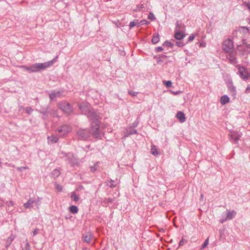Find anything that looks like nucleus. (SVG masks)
Listing matches in <instances>:
<instances>
[{"mask_svg":"<svg viewBox=\"0 0 250 250\" xmlns=\"http://www.w3.org/2000/svg\"><path fill=\"white\" fill-rule=\"evenodd\" d=\"M61 96V92L60 91H53L49 93V98L51 101L55 100L57 97H60Z\"/></svg>","mask_w":250,"mask_h":250,"instance_id":"obj_15","label":"nucleus"},{"mask_svg":"<svg viewBox=\"0 0 250 250\" xmlns=\"http://www.w3.org/2000/svg\"><path fill=\"white\" fill-rule=\"evenodd\" d=\"M186 36L184 32L181 30H175L174 38L179 41H181Z\"/></svg>","mask_w":250,"mask_h":250,"instance_id":"obj_8","label":"nucleus"},{"mask_svg":"<svg viewBox=\"0 0 250 250\" xmlns=\"http://www.w3.org/2000/svg\"><path fill=\"white\" fill-rule=\"evenodd\" d=\"M6 165H7L9 167H15V166L12 164H7V163H6Z\"/></svg>","mask_w":250,"mask_h":250,"instance_id":"obj_56","label":"nucleus"},{"mask_svg":"<svg viewBox=\"0 0 250 250\" xmlns=\"http://www.w3.org/2000/svg\"><path fill=\"white\" fill-rule=\"evenodd\" d=\"M55 188H56V189H57V190L58 191H61L62 189V187L59 184L56 185Z\"/></svg>","mask_w":250,"mask_h":250,"instance_id":"obj_48","label":"nucleus"},{"mask_svg":"<svg viewBox=\"0 0 250 250\" xmlns=\"http://www.w3.org/2000/svg\"><path fill=\"white\" fill-rule=\"evenodd\" d=\"M91 121V129H93L92 134L93 137L98 138L100 137L101 132L99 128V115L93 109H91L87 115Z\"/></svg>","mask_w":250,"mask_h":250,"instance_id":"obj_1","label":"nucleus"},{"mask_svg":"<svg viewBox=\"0 0 250 250\" xmlns=\"http://www.w3.org/2000/svg\"><path fill=\"white\" fill-rule=\"evenodd\" d=\"M185 28V25L177 21L176 24V27L175 30H180L181 29Z\"/></svg>","mask_w":250,"mask_h":250,"instance_id":"obj_26","label":"nucleus"},{"mask_svg":"<svg viewBox=\"0 0 250 250\" xmlns=\"http://www.w3.org/2000/svg\"><path fill=\"white\" fill-rule=\"evenodd\" d=\"M229 61L232 64H235L236 63V58L233 55H229Z\"/></svg>","mask_w":250,"mask_h":250,"instance_id":"obj_34","label":"nucleus"},{"mask_svg":"<svg viewBox=\"0 0 250 250\" xmlns=\"http://www.w3.org/2000/svg\"><path fill=\"white\" fill-rule=\"evenodd\" d=\"M69 211L73 214H76L78 212V208L76 206L72 205L69 207Z\"/></svg>","mask_w":250,"mask_h":250,"instance_id":"obj_24","label":"nucleus"},{"mask_svg":"<svg viewBox=\"0 0 250 250\" xmlns=\"http://www.w3.org/2000/svg\"><path fill=\"white\" fill-rule=\"evenodd\" d=\"M28 168L27 167H17V169L19 171H21L23 169H26Z\"/></svg>","mask_w":250,"mask_h":250,"instance_id":"obj_49","label":"nucleus"},{"mask_svg":"<svg viewBox=\"0 0 250 250\" xmlns=\"http://www.w3.org/2000/svg\"><path fill=\"white\" fill-rule=\"evenodd\" d=\"M91 170L92 171H95L96 170V168H95V167H91Z\"/></svg>","mask_w":250,"mask_h":250,"instance_id":"obj_57","label":"nucleus"},{"mask_svg":"<svg viewBox=\"0 0 250 250\" xmlns=\"http://www.w3.org/2000/svg\"><path fill=\"white\" fill-rule=\"evenodd\" d=\"M48 107H47V108H46L44 109L41 110L40 111V113H41L43 115V116L44 118H45L48 115Z\"/></svg>","mask_w":250,"mask_h":250,"instance_id":"obj_30","label":"nucleus"},{"mask_svg":"<svg viewBox=\"0 0 250 250\" xmlns=\"http://www.w3.org/2000/svg\"><path fill=\"white\" fill-rule=\"evenodd\" d=\"M25 110L26 113L30 114L33 111V109L31 107H26L25 108Z\"/></svg>","mask_w":250,"mask_h":250,"instance_id":"obj_39","label":"nucleus"},{"mask_svg":"<svg viewBox=\"0 0 250 250\" xmlns=\"http://www.w3.org/2000/svg\"><path fill=\"white\" fill-rule=\"evenodd\" d=\"M60 174V170L57 169H54L51 172V175L54 178L58 177Z\"/></svg>","mask_w":250,"mask_h":250,"instance_id":"obj_25","label":"nucleus"},{"mask_svg":"<svg viewBox=\"0 0 250 250\" xmlns=\"http://www.w3.org/2000/svg\"><path fill=\"white\" fill-rule=\"evenodd\" d=\"M58 135L63 137L71 131V127L68 125H63L58 129Z\"/></svg>","mask_w":250,"mask_h":250,"instance_id":"obj_6","label":"nucleus"},{"mask_svg":"<svg viewBox=\"0 0 250 250\" xmlns=\"http://www.w3.org/2000/svg\"><path fill=\"white\" fill-rule=\"evenodd\" d=\"M71 198L75 202H77L79 200V196L77 195L74 192H72L71 195Z\"/></svg>","mask_w":250,"mask_h":250,"instance_id":"obj_29","label":"nucleus"},{"mask_svg":"<svg viewBox=\"0 0 250 250\" xmlns=\"http://www.w3.org/2000/svg\"><path fill=\"white\" fill-rule=\"evenodd\" d=\"M208 243H209V239H208V238H207L205 240L204 243L202 245L201 247L200 248V250H202L204 249L208 246Z\"/></svg>","mask_w":250,"mask_h":250,"instance_id":"obj_35","label":"nucleus"},{"mask_svg":"<svg viewBox=\"0 0 250 250\" xmlns=\"http://www.w3.org/2000/svg\"><path fill=\"white\" fill-rule=\"evenodd\" d=\"M128 93L129 94V95H132L133 97H135L137 95L138 92L130 90L128 91Z\"/></svg>","mask_w":250,"mask_h":250,"instance_id":"obj_47","label":"nucleus"},{"mask_svg":"<svg viewBox=\"0 0 250 250\" xmlns=\"http://www.w3.org/2000/svg\"><path fill=\"white\" fill-rule=\"evenodd\" d=\"M245 92L246 93H249L250 92V84H249L247 86V87L246 88V89L245 90Z\"/></svg>","mask_w":250,"mask_h":250,"instance_id":"obj_53","label":"nucleus"},{"mask_svg":"<svg viewBox=\"0 0 250 250\" xmlns=\"http://www.w3.org/2000/svg\"><path fill=\"white\" fill-rule=\"evenodd\" d=\"M138 21V20H135L132 21H131L129 23V27L131 28L136 26L137 25Z\"/></svg>","mask_w":250,"mask_h":250,"instance_id":"obj_40","label":"nucleus"},{"mask_svg":"<svg viewBox=\"0 0 250 250\" xmlns=\"http://www.w3.org/2000/svg\"><path fill=\"white\" fill-rule=\"evenodd\" d=\"M241 28L242 29V31L244 33L250 32V29L247 27L243 26L241 27Z\"/></svg>","mask_w":250,"mask_h":250,"instance_id":"obj_43","label":"nucleus"},{"mask_svg":"<svg viewBox=\"0 0 250 250\" xmlns=\"http://www.w3.org/2000/svg\"><path fill=\"white\" fill-rule=\"evenodd\" d=\"M48 142L50 143H56L58 141V138L55 136H48L47 138Z\"/></svg>","mask_w":250,"mask_h":250,"instance_id":"obj_22","label":"nucleus"},{"mask_svg":"<svg viewBox=\"0 0 250 250\" xmlns=\"http://www.w3.org/2000/svg\"><path fill=\"white\" fill-rule=\"evenodd\" d=\"M163 50V48L161 46L156 47L155 49V51L156 52H160L161 51H162Z\"/></svg>","mask_w":250,"mask_h":250,"instance_id":"obj_46","label":"nucleus"},{"mask_svg":"<svg viewBox=\"0 0 250 250\" xmlns=\"http://www.w3.org/2000/svg\"><path fill=\"white\" fill-rule=\"evenodd\" d=\"M234 48L233 42L231 40L228 39L224 42L223 45V49L226 52L229 53L231 52Z\"/></svg>","mask_w":250,"mask_h":250,"instance_id":"obj_5","label":"nucleus"},{"mask_svg":"<svg viewBox=\"0 0 250 250\" xmlns=\"http://www.w3.org/2000/svg\"><path fill=\"white\" fill-rule=\"evenodd\" d=\"M22 250H31V246L27 240L24 247L22 248Z\"/></svg>","mask_w":250,"mask_h":250,"instance_id":"obj_38","label":"nucleus"},{"mask_svg":"<svg viewBox=\"0 0 250 250\" xmlns=\"http://www.w3.org/2000/svg\"><path fill=\"white\" fill-rule=\"evenodd\" d=\"M195 38V36L194 35H191L188 38V42H192Z\"/></svg>","mask_w":250,"mask_h":250,"instance_id":"obj_50","label":"nucleus"},{"mask_svg":"<svg viewBox=\"0 0 250 250\" xmlns=\"http://www.w3.org/2000/svg\"><path fill=\"white\" fill-rule=\"evenodd\" d=\"M163 46L172 48L174 46V44L172 42H169L168 41H165L163 43Z\"/></svg>","mask_w":250,"mask_h":250,"instance_id":"obj_31","label":"nucleus"},{"mask_svg":"<svg viewBox=\"0 0 250 250\" xmlns=\"http://www.w3.org/2000/svg\"><path fill=\"white\" fill-rule=\"evenodd\" d=\"M154 58L157 60V63H159L160 62H163V60L161 59L160 56H155Z\"/></svg>","mask_w":250,"mask_h":250,"instance_id":"obj_44","label":"nucleus"},{"mask_svg":"<svg viewBox=\"0 0 250 250\" xmlns=\"http://www.w3.org/2000/svg\"><path fill=\"white\" fill-rule=\"evenodd\" d=\"M176 117L181 123H183L186 120L185 115L182 111H178L176 114Z\"/></svg>","mask_w":250,"mask_h":250,"instance_id":"obj_16","label":"nucleus"},{"mask_svg":"<svg viewBox=\"0 0 250 250\" xmlns=\"http://www.w3.org/2000/svg\"><path fill=\"white\" fill-rule=\"evenodd\" d=\"M79 108L82 113L86 115H88L89 111L91 110V109H89L87 106L81 104L80 105Z\"/></svg>","mask_w":250,"mask_h":250,"instance_id":"obj_17","label":"nucleus"},{"mask_svg":"<svg viewBox=\"0 0 250 250\" xmlns=\"http://www.w3.org/2000/svg\"><path fill=\"white\" fill-rule=\"evenodd\" d=\"M58 56H56L52 60L45 62L44 63H36L31 66H22V67L25 68L29 73L37 72L41 70H43L52 66L56 62Z\"/></svg>","mask_w":250,"mask_h":250,"instance_id":"obj_2","label":"nucleus"},{"mask_svg":"<svg viewBox=\"0 0 250 250\" xmlns=\"http://www.w3.org/2000/svg\"><path fill=\"white\" fill-rule=\"evenodd\" d=\"M150 23V22L146 20H141L139 23L138 26H140L142 25H148Z\"/></svg>","mask_w":250,"mask_h":250,"instance_id":"obj_33","label":"nucleus"},{"mask_svg":"<svg viewBox=\"0 0 250 250\" xmlns=\"http://www.w3.org/2000/svg\"><path fill=\"white\" fill-rule=\"evenodd\" d=\"M242 43L243 44L245 45V48H244L245 51L248 53H250V43H249L245 39L242 40Z\"/></svg>","mask_w":250,"mask_h":250,"instance_id":"obj_20","label":"nucleus"},{"mask_svg":"<svg viewBox=\"0 0 250 250\" xmlns=\"http://www.w3.org/2000/svg\"><path fill=\"white\" fill-rule=\"evenodd\" d=\"M176 43L177 46L178 47H183L185 45V43L180 41H177L176 42Z\"/></svg>","mask_w":250,"mask_h":250,"instance_id":"obj_42","label":"nucleus"},{"mask_svg":"<svg viewBox=\"0 0 250 250\" xmlns=\"http://www.w3.org/2000/svg\"><path fill=\"white\" fill-rule=\"evenodd\" d=\"M71 217V216H70V215L65 216V218L66 219H70Z\"/></svg>","mask_w":250,"mask_h":250,"instance_id":"obj_58","label":"nucleus"},{"mask_svg":"<svg viewBox=\"0 0 250 250\" xmlns=\"http://www.w3.org/2000/svg\"><path fill=\"white\" fill-rule=\"evenodd\" d=\"M236 212L234 210L232 211H228L227 213V218L228 220H231L233 218L234 215H236Z\"/></svg>","mask_w":250,"mask_h":250,"instance_id":"obj_23","label":"nucleus"},{"mask_svg":"<svg viewBox=\"0 0 250 250\" xmlns=\"http://www.w3.org/2000/svg\"><path fill=\"white\" fill-rule=\"evenodd\" d=\"M35 203V200L30 198L27 202L24 204L23 206L25 208H30L33 207V204Z\"/></svg>","mask_w":250,"mask_h":250,"instance_id":"obj_14","label":"nucleus"},{"mask_svg":"<svg viewBox=\"0 0 250 250\" xmlns=\"http://www.w3.org/2000/svg\"><path fill=\"white\" fill-rule=\"evenodd\" d=\"M243 4L244 6L247 7V8L249 10L250 12V2L245 1L243 2Z\"/></svg>","mask_w":250,"mask_h":250,"instance_id":"obj_45","label":"nucleus"},{"mask_svg":"<svg viewBox=\"0 0 250 250\" xmlns=\"http://www.w3.org/2000/svg\"><path fill=\"white\" fill-rule=\"evenodd\" d=\"M138 133L137 130L134 129L132 127L130 126L126 128V131L125 132V137H126L132 134H137Z\"/></svg>","mask_w":250,"mask_h":250,"instance_id":"obj_10","label":"nucleus"},{"mask_svg":"<svg viewBox=\"0 0 250 250\" xmlns=\"http://www.w3.org/2000/svg\"><path fill=\"white\" fill-rule=\"evenodd\" d=\"M62 153H63V154H65V156H67V154H66V153H63V152H62Z\"/></svg>","mask_w":250,"mask_h":250,"instance_id":"obj_63","label":"nucleus"},{"mask_svg":"<svg viewBox=\"0 0 250 250\" xmlns=\"http://www.w3.org/2000/svg\"><path fill=\"white\" fill-rule=\"evenodd\" d=\"M171 92L172 93L174 94H177V92H173V91H171Z\"/></svg>","mask_w":250,"mask_h":250,"instance_id":"obj_61","label":"nucleus"},{"mask_svg":"<svg viewBox=\"0 0 250 250\" xmlns=\"http://www.w3.org/2000/svg\"><path fill=\"white\" fill-rule=\"evenodd\" d=\"M6 205L8 207H12L14 205V202L12 201H7Z\"/></svg>","mask_w":250,"mask_h":250,"instance_id":"obj_52","label":"nucleus"},{"mask_svg":"<svg viewBox=\"0 0 250 250\" xmlns=\"http://www.w3.org/2000/svg\"><path fill=\"white\" fill-rule=\"evenodd\" d=\"M78 188H80V189H84L83 187V186H81V185Z\"/></svg>","mask_w":250,"mask_h":250,"instance_id":"obj_59","label":"nucleus"},{"mask_svg":"<svg viewBox=\"0 0 250 250\" xmlns=\"http://www.w3.org/2000/svg\"><path fill=\"white\" fill-rule=\"evenodd\" d=\"M148 19L149 20H150L151 21H154V20H155L156 18L152 12H150L148 16Z\"/></svg>","mask_w":250,"mask_h":250,"instance_id":"obj_41","label":"nucleus"},{"mask_svg":"<svg viewBox=\"0 0 250 250\" xmlns=\"http://www.w3.org/2000/svg\"><path fill=\"white\" fill-rule=\"evenodd\" d=\"M138 125V122H135L132 124L131 127L135 128V127L137 126Z\"/></svg>","mask_w":250,"mask_h":250,"instance_id":"obj_54","label":"nucleus"},{"mask_svg":"<svg viewBox=\"0 0 250 250\" xmlns=\"http://www.w3.org/2000/svg\"><path fill=\"white\" fill-rule=\"evenodd\" d=\"M157 236L158 237H159V234H157Z\"/></svg>","mask_w":250,"mask_h":250,"instance_id":"obj_64","label":"nucleus"},{"mask_svg":"<svg viewBox=\"0 0 250 250\" xmlns=\"http://www.w3.org/2000/svg\"><path fill=\"white\" fill-rule=\"evenodd\" d=\"M241 136L237 132H233L229 135L230 139L234 143L237 144L240 139Z\"/></svg>","mask_w":250,"mask_h":250,"instance_id":"obj_12","label":"nucleus"},{"mask_svg":"<svg viewBox=\"0 0 250 250\" xmlns=\"http://www.w3.org/2000/svg\"><path fill=\"white\" fill-rule=\"evenodd\" d=\"M160 36L158 33H155L152 36L151 42L153 44H156L159 42Z\"/></svg>","mask_w":250,"mask_h":250,"instance_id":"obj_21","label":"nucleus"},{"mask_svg":"<svg viewBox=\"0 0 250 250\" xmlns=\"http://www.w3.org/2000/svg\"><path fill=\"white\" fill-rule=\"evenodd\" d=\"M238 74L240 77L244 80H247L250 77V73H249L247 69L243 66L238 67Z\"/></svg>","mask_w":250,"mask_h":250,"instance_id":"obj_7","label":"nucleus"},{"mask_svg":"<svg viewBox=\"0 0 250 250\" xmlns=\"http://www.w3.org/2000/svg\"><path fill=\"white\" fill-rule=\"evenodd\" d=\"M39 231H40V229L38 228H36V229H35L33 231V236H34L35 235H36V234L39 233Z\"/></svg>","mask_w":250,"mask_h":250,"instance_id":"obj_51","label":"nucleus"},{"mask_svg":"<svg viewBox=\"0 0 250 250\" xmlns=\"http://www.w3.org/2000/svg\"><path fill=\"white\" fill-rule=\"evenodd\" d=\"M228 87L230 94L235 97L236 95V90L232 82L228 84Z\"/></svg>","mask_w":250,"mask_h":250,"instance_id":"obj_11","label":"nucleus"},{"mask_svg":"<svg viewBox=\"0 0 250 250\" xmlns=\"http://www.w3.org/2000/svg\"><path fill=\"white\" fill-rule=\"evenodd\" d=\"M108 183H107V186H108V187H110V188H115L116 187V182L113 180H112V179H110L108 181Z\"/></svg>","mask_w":250,"mask_h":250,"instance_id":"obj_28","label":"nucleus"},{"mask_svg":"<svg viewBox=\"0 0 250 250\" xmlns=\"http://www.w3.org/2000/svg\"><path fill=\"white\" fill-rule=\"evenodd\" d=\"M220 102L222 105H225L229 102V98L227 95H223L221 97Z\"/></svg>","mask_w":250,"mask_h":250,"instance_id":"obj_19","label":"nucleus"},{"mask_svg":"<svg viewBox=\"0 0 250 250\" xmlns=\"http://www.w3.org/2000/svg\"><path fill=\"white\" fill-rule=\"evenodd\" d=\"M151 153L153 155H157L159 154V152L157 150V148L156 146H151Z\"/></svg>","mask_w":250,"mask_h":250,"instance_id":"obj_27","label":"nucleus"},{"mask_svg":"<svg viewBox=\"0 0 250 250\" xmlns=\"http://www.w3.org/2000/svg\"><path fill=\"white\" fill-rule=\"evenodd\" d=\"M67 159L72 167L79 166V162H78L77 160L75 159L72 155L70 156H68L67 157Z\"/></svg>","mask_w":250,"mask_h":250,"instance_id":"obj_13","label":"nucleus"},{"mask_svg":"<svg viewBox=\"0 0 250 250\" xmlns=\"http://www.w3.org/2000/svg\"><path fill=\"white\" fill-rule=\"evenodd\" d=\"M164 84L167 87H170L172 86V82L171 81H163Z\"/></svg>","mask_w":250,"mask_h":250,"instance_id":"obj_37","label":"nucleus"},{"mask_svg":"<svg viewBox=\"0 0 250 250\" xmlns=\"http://www.w3.org/2000/svg\"><path fill=\"white\" fill-rule=\"evenodd\" d=\"M159 232H165V230L164 229L162 228V229H159Z\"/></svg>","mask_w":250,"mask_h":250,"instance_id":"obj_55","label":"nucleus"},{"mask_svg":"<svg viewBox=\"0 0 250 250\" xmlns=\"http://www.w3.org/2000/svg\"><path fill=\"white\" fill-rule=\"evenodd\" d=\"M200 197H201V199H202L203 198V195L201 194Z\"/></svg>","mask_w":250,"mask_h":250,"instance_id":"obj_62","label":"nucleus"},{"mask_svg":"<svg viewBox=\"0 0 250 250\" xmlns=\"http://www.w3.org/2000/svg\"><path fill=\"white\" fill-rule=\"evenodd\" d=\"M83 250H90L87 248H83Z\"/></svg>","mask_w":250,"mask_h":250,"instance_id":"obj_60","label":"nucleus"},{"mask_svg":"<svg viewBox=\"0 0 250 250\" xmlns=\"http://www.w3.org/2000/svg\"><path fill=\"white\" fill-rule=\"evenodd\" d=\"M59 108L62 110L65 114L67 115H70L73 112V107L72 105L66 102L63 101L58 104Z\"/></svg>","mask_w":250,"mask_h":250,"instance_id":"obj_4","label":"nucleus"},{"mask_svg":"<svg viewBox=\"0 0 250 250\" xmlns=\"http://www.w3.org/2000/svg\"><path fill=\"white\" fill-rule=\"evenodd\" d=\"M92 131H93V129H91V126H90V128H81L78 129L76 132L77 139L81 141L87 140L90 137V135H92Z\"/></svg>","mask_w":250,"mask_h":250,"instance_id":"obj_3","label":"nucleus"},{"mask_svg":"<svg viewBox=\"0 0 250 250\" xmlns=\"http://www.w3.org/2000/svg\"><path fill=\"white\" fill-rule=\"evenodd\" d=\"M92 236V235L91 233L87 232L83 234L82 238L84 242H86L87 243H90V242L91 241Z\"/></svg>","mask_w":250,"mask_h":250,"instance_id":"obj_9","label":"nucleus"},{"mask_svg":"<svg viewBox=\"0 0 250 250\" xmlns=\"http://www.w3.org/2000/svg\"><path fill=\"white\" fill-rule=\"evenodd\" d=\"M15 237L13 234H11L6 240L5 248L7 249L10 246L12 241L14 240Z\"/></svg>","mask_w":250,"mask_h":250,"instance_id":"obj_18","label":"nucleus"},{"mask_svg":"<svg viewBox=\"0 0 250 250\" xmlns=\"http://www.w3.org/2000/svg\"><path fill=\"white\" fill-rule=\"evenodd\" d=\"M114 201V199L111 198H104L103 201V203L106 204L108 203H113Z\"/></svg>","mask_w":250,"mask_h":250,"instance_id":"obj_32","label":"nucleus"},{"mask_svg":"<svg viewBox=\"0 0 250 250\" xmlns=\"http://www.w3.org/2000/svg\"><path fill=\"white\" fill-rule=\"evenodd\" d=\"M188 241L183 237L179 243V247L184 246L187 243Z\"/></svg>","mask_w":250,"mask_h":250,"instance_id":"obj_36","label":"nucleus"}]
</instances>
